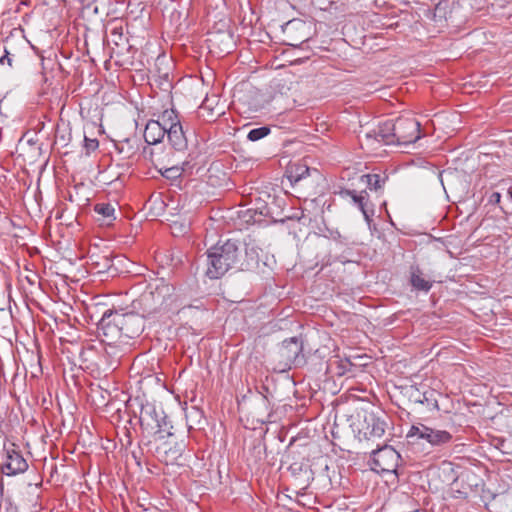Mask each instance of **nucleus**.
I'll return each instance as SVG.
<instances>
[{"instance_id": "f257e3e1", "label": "nucleus", "mask_w": 512, "mask_h": 512, "mask_svg": "<svg viewBox=\"0 0 512 512\" xmlns=\"http://www.w3.org/2000/svg\"><path fill=\"white\" fill-rule=\"evenodd\" d=\"M240 250L236 241L218 242L207 251L206 275L218 279L234 268L239 261Z\"/></svg>"}, {"instance_id": "f03ea898", "label": "nucleus", "mask_w": 512, "mask_h": 512, "mask_svg": "<svg viewBox=\"0 0 512 512\" xmlns=\"http://www.w3.org/2000/svg\"><path fill=\"white\" fill-rule=\"evenodd\" d=\"M175 288L163 278L151 281L140 295L138 302L143 313L148 315L170 307L175 301Z\"/></svg>"}, {"instance_id": "7ed1b4c3", "label": "nucleus", "mask_w": 512, "mask_h": 512, "mask_svg": "<svg viewBox=\"0 0 512 512\" xmlns=\"http://www.w3.org/2000/svg\"><path fill=\"white\" fill-rule=\"evenodd\" d=\"M140 425L149 433L159 435L163 438V433L172 437V433L168 430L167 418L163 410H158L154 405L147 404L142 407L139 417Z\"/></svg>"}, {"instance_id": "20e7f679", "label": "nucleus", "mask_w": 512, "mask_h": 512, "mask_svg": "<svg viewBox=\"0 0 512 512\" xmlns=\"http://www.w3.org/2000/svg\"><path fill=\"white\" fill-rule=\"evenodd\" d=\"M119 326L118 311L107 309L103 313L97 327L98 336L101 338V342L103 344L124 342Z\"/></svg>"}, {"instance_id": "39448f33", "label": "nucleus", "mask_w": 512, "mask_h": 512, "mask_svg": "<svg viewBox=\"0 0 512 512\" xmlns=\"http://www.w3.org/2000/svg\"><path fill=\"white\" fill-rule=\"evenodd\" d=\"M400 455L391 446L384 445L372 451L371 469L377 473H394L399 465Z\"/></svg>"}, {"instance_id": "423d86ee", "label": "nucleus", "mask_w": 512, "mask_h": 512, "mask_svg": "<svg viewBox=\"0 0 512 512\" xmlns=\"http://www.w3.org/2000/svg\"><path fill=\"white\" fill-rule=\"evenodd\" d=\"M394 142L397 145L415 143L420 137V123L413 117H398L394 120Z\"/></svg>"}, {"instance_id": "0eeeda50", "label": "nucleus", "mask_w": 512, "mask_h": 512, "mask_svg": "<svg viewBox=\"0 0 512 512\" xmlns=\"http://www.w3.org/2000/svg\"><path fill=\"white\" fill-rule=\"evenodd\" d=\"M281 362L287 368L301 367L305 365L306 359L303 354V342L298 337H291L282 342L279 351Z\"/></svg>"}, {"instance_id": "6e6552de", "label": "nucleus", "mask_w": 512, "mask_h": 512, "mask_svg": "<svg viewBox=\"0 0 512 512\" xmlns=\"http://www.w3.org/2000/svg\"><path fill=\"white\" fill-rule=\"evenodd\" d=\"M186 448L187 444L184 440L176 441L171 438L157 446L156 456L166 465L183 466L186 460L184 456Z\"/></svg>"}, {"instance_id": "1a4fd4ad", "label": "nucleus", "mask_w": 512, "mask_h": 512, "mask_svg": "<svg viewBox=\"0 0 512 512\" xmlns=\"http://www.w3.org/2000/svg\"><path fill=\"white\" fill-rule=\"evenodd\" d=\"M387 423L383 413L374 412L373 410L363 411V420L360 424L359 433L367 440H376L385 434Z\"/></svg>"}, {"instance_id": "9d476101", "label": "nucleus", "mask_w": 512, "mask_h": 512, "mask_svg": "<svg viewBox=\"0 0 512 512\" xmlns=\"http://www.w3.org/2000/svg\"><path fill=\"white\" fill-rule=\"evenodd\" d=\"M413 436L427 441L432 446H443L451 442L453 438L452 434L446 430L434 429L424 424H417L411 427L408 437Z\"/></svg>"}, {"instance_id": "9b49d317", "label": "nucleus", "mask_w": 512, "mask_h": 512, "mask_svg": "<svg viewBox=\"0 0 512 512\" xmlns=\"http://www.w3.org/2000/svg\"><path fill=\"white\" fill-rule=\"evenodd\" d=\"M6 460L1 466V471L7 476H15L24 473L28 469V463L15 444L5 448Z\"/></svg>"}, {"instance_id": "f8f14e48", "label": "nucleus", "mask_w": 512, "mask_h": 512, "mask_svg": "<svg viewBox=\"0 0 512 512\" xmlns=\"http://www.w3.org/2000/svg\"><path fill=\"white\" fill-rule=\"evenodd\" d=\"M118 323L124 342H128L130 339L138 336L143 329L142 319L134 313H121L118 312Z\"/></svg>"}, {"instance_id": "ddd939ff", "label": "nucleus", "mask_w": 512, "mask_h": 512, "mask_svg": "<svg viewBox=\"0 0 512 512\" xmlns=\"http://www.w3.org/2000/svg\"><path fill=\"white\" fill-rule=\"evenodd\" d=\"M394 120H387L381 123L377 129L366 132L364 137L367 144H372L374 141L383 143L385 145H393L394 142Z\"/></svg>"}, {"instance_id": "4468645a", "label": "nucleus", "mask_w": 512, "mask_h": 512, "mask_svg": "<svg viewBox=\"0 0 512 512\" xmlns=\"http://www.w3.org/2000/svg\"><path fill=\"white\" fill-rule=\"evenodd\" d=\"M339 194L342 197H350L352 203L362 212L367 222L371 221V216L374 213L373 204L369 200L367 191L363 190L357 192L356 190L342 189Z\"/></svg>"}, {"instance_id": "2eb2a0df", "label": "nucleus", "mask_w": 512, "mask_h": 512, "mask_svg": "<svg viewBox=\"0 0 512 512\" xmlns=\"http://www.w3.org/2000/svg\"><path fill=\"white\" fill-rule=\"evenodd\" d=\"M166 135V130L156 122L151 119L147 122L144 130V139L148 145H156L162 142Z\"/></svg>"}, {"instance_id": "dca6fc26", "label": "nucleus", "mask_w": 512, "mask_h": 512, "mask_svg": "<svg viewBox=\"0 0 512 512\" xmlns=\"http://www.w3.org/2000/svg\"><path fill=\"white\" fill-rule=\"evenodd\" d=\"M165 136L174 150L182 152L187 149L188 141L181 124L174 126Z\"/></svg>"}, {"instance_id": "f3484780", "label": "nucleus", "mask_w": 512, "mask_h": 512, "mask_svg": "<svg viewBox=\"0 0 512 512\" xmlns=\"http://www.w3.org/2000/svg\"><path fill=\"white\" fill-rule=\"evenodd\" d=\"M94 212L98 215L97 220L102 225H111L116 219L115 208L110 203H98L94 206Z\"/></svg>"}, {"instance_id": "a211bd4d", "label": "nucleus", "mask_w": 512, "mask_h": 512, "mask_svg": "<svg viewBox=\"0 0 512 512\" xmlns=\"http://www.w3.org/2000/svg\"><path fill=\"white\" fill-rule=\"evenodd\" d=\"M410 283L414 289L428 292L432 288V281L423 277V273L419 267H411Z\"/></svg>"}, {"instance_id": "6ab92c4d", "label": "nucleus", "mask_w": 512, "mask_h": 512, "mask_svg": "<svg viewBox=\"0 0 512 512\" xmlns=\"http://www.w3.org/2000/svg\"><path fill=\"white\" fill-rule=\"evenodd\" d=\"M128 342H120V343H111V344H104L105 345V354L110 359L109 365L114 366L118 364L120 358L125 352L126 346L128 345Z\"/></svg>"}, {"instance_id": "aec40b11", "label": "nucleus", "mask_w": 512, "mask_h": 512, "mask_svg": "<svg viewBox=\"0 0 512 512\" xmlns=\"http://www.w3.org/2000/svg\"><path fill=\"white\" fill-rule=\"evenodd\" d=\"M360 180L365 183L369 189L378 191L384 187L388 176L386 174L371 173L362 175Z\"/></svg>"}, {"instance_id": "412c9836", "label": "nucleus", "mask_w": 512, "mask_h": 512, "mask_svg": "<svg viewBox=\"0 0 512 512\" xmlns=\"http://www.w3.org/2000/svg\"><path fill=\"white\" fill-rule=\"evenodd\" d=\"M156 122H159L166 132L181 124L179 116L174 109H167L161 113Z\"/></svg>"}, {"instance_id": "4be33fe9", "label": "nucleus", "mask_w": 512, "mask_h": 512, "mask_svg": "<svg viewBox=\"0 0 512 512\" xmlns=\"http://www.w3.org/2000/svg\"><path fill=\"white\" fill-rule=\"evenodd\" d=\"M414 392L419 394V397L415 398V402L417 403H427L431 405L433 408L438 409V402L436 399H432L434 395V391H425L421 393L418 388L411 386V396H414Z\"/></svg>"}, {"instance_id": "5701e85b", "label": "nucleus", "mask_w": 512, "mask_h": 512, "mask_svg": "<svg viewBox=\"0 0 512 512\" xmlns=\"http://www.w3.org/2000/svg\"><path fill=\"white\" fill-rule=\"evenodd\" d=\"M270 132H271V129L268 126L254 128L248 132L247 139L252 142H255L260 139H263L264 137L269 135Z\"/></svg>"}, {"instance_id": "b1692460", "label": "nucleus", "mask_w": 512, "mask_h": 512, "mask_svg": "<svg viewBox=\"0 0 512 512\" xmlns=\"http://www.w3.org/2000/svg\"><path fill=\"white\" fill-rule=\"evenodd\" d=\"M201 418H202V411L195 407H192L191 410L186 414V419H187L189 428L190 429L193 428V425L195 424L193 422L194 419H198V424H200Z\"/></svg>"}, {"instance_id": "393cba45", "label": "nucleus", "mask_w": 512, "mask_h": 512, "mask_svg": "<svg viewBox=\"0 0 512 512\" xmlns=\"http://www.w3.org/2000/svg\"><path fill=\"white\" fill-rule=\"evenodd\" d=\"M245 253L251 262L257 263L258 261V248L252 244H246Z\"/></svg>"}, {"instance_id": "a878e982", "label": "nucleus", "mask_w": 512, "mask_h": 512, "mask_svg": "<svg viewBox=\"0 0 512 512\" xmlns=\"http://www.w3.org/2000/svg\"><path fill=\"white\" fill-rule=\"evenodd\" d=\"M309 174V168L307 166H299L295 174H291L290 178L294 181H299Z\"/></svg>"}, {"instance_id": "bb28decb", "label": "nucleus", "mask_w": 512, "mask_h": 512, "mask_svg": "<svg viewBox=\"0 0 512 512\" xmlns=\"http://www.w3.org/2000/svg\"><path fill=\"white\" fill-rule=\"evenodd\" d=\"M98 145L99 142L97 139L84 138V146L88 152L96 150Z\"/></svg>"}, {"instance_id": "cd10ccee", "label": "nucleus", "mask_w": 512, "mask_h": 512, "mask_svg": "<svg viewBox=\"0 0 512 512\" xmlns=\"http://www.w3.org/2000/svg\"><path fill=\"white\" fill-rule=\"evenodd\" d=\"M112 267V261L108 257L103 258V267H99L96 273H104L108 272V270Z\"/></svg>"}, {"instance_id": "c85d7f7f", "label": "nucleus", "mask_w": 512, "mask_h": 512, "mask_svg": "<svg viewBox=\"0 0 512 512\" xmlns=\"http://www.w3.org/2000/svg\"><path fill=\"white\" fill-rule=\"evenodd\" d=\"M500 200L501 194L499 192H493L488 198V203L496 205L500 203Z\"/></svg>"}, {"instance_id": "c756f323", "label": "nucleus", "mask_w": 512, "mask_h": 512, "mask_svg": "<svg viewBox=\"0 0 512 512\" xmlns=\"http://www.w3.org/2000/svg\"><path fill=\"white\" fill-rule=\"evenodd\" d=\"M5 62H7V64L9 66H12V58L10 57L9 52L6 49H5V54L0 57V66L4 65Z\"/></svg>"}, {"instance_id": "7c9ffc66", "label": "nucleus", "mask_w": 512, "mask_h": 512, "mask_svg": "<svg viewBox=\"0 0 512 512\" xmlns=\"http://www.w3.org/2000/svg\"><path fill=\"white\" fill-rule=\"evenodd\" d=\"M179 170L178 168L176 167H172V168H168L166 169L164 172H163V176L167 177V178H170V177H175L176 176V173H178Z\"/></svg>"}, {"instance_id": "2f4dec72", "label": "nucleus", "mask_w": 512, "mask_h": 512, "mask_svg": "<svg viewBox=\"0 0 512 512\" xmlns=\"http://www.w3.org/2000/svg\"><path fill=\"white\" fill-rule=\"evenodd\" d=\"M144 154L145 155L149 154V156L152 158L153 150L151 148H144Z\"/></svg>"}, {"instance_id": "473e14b6", "label": "nucleus", "mask_w": 512, "mask_h": 512, "mask_svg": "<svg viewBox=\"0 0 512 512\" xmlns=\"http://www.w3.org/2000/svg\"><path fill=\"white\" fill-rule=\"evenodd\" d=\"M296 24H301L300 22L290 21L287 23V28L294 27Z\"/></svg>"}, {"instance_id": "72a5a7b5", "label": "nucleus", "mask_w": 512, "mask_h": 512, "mask_svg": "<svg viewBox=\"0 0 512 512\" xmlns=\"http://www.w3.org/2000/svg\"><path fill=\"white\" fill-rule=\"evenodd\" d=\"M507 195L509 197V199L512 201V186H510L507 190Z\"/></svg>"}, {"instance_id": "f704fd0d", "label": "nucleus", "mask_w": 512, "mask_h": 512, "mask_svg": "<svg viewBox=\"0 0 512 512\" xmlns=\"http://www.w3.org/2000/svg\"><path fill=\"white\" fill-rule=\"evenodd\" d=\"M96 0H83V2L85 3V5L89 6L91 5L92 3H94Z\"/></svg>"}, {"instance_id": "c9c22d12", "label": "nucleus", "mask_w": 512, "mask_h": 512, "mask_svg": "<svg viewBox=\"0 0 512 512\" xmlns=\"http://www.w3.org/2000/svg\"><path fill=\"white\" fill-rule=\"evenodd\" d=\"M410 397H411V398H413V399L415 400V398L419 397V394H417V393H415V392H414V396H411V395H410Z\"/></svg>"}]
</instances>
